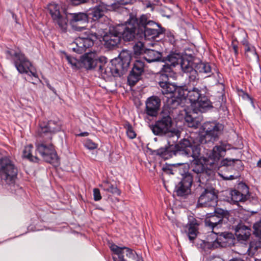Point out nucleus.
Listing matches in <instances>:
<instances>
[{
    "label": "nucleus",
    "mask_w": 261,
    "mask_h": 261,
    "mask_svg": "<svg viewBox=\"0 0 261 261\" xmlns=\"http://www.w3.org/2000/svg\"><path fill=\"white\" fill-rule=\"evenodd\" d=\"M177 153L192 157L193 162L191 164V170L196 174L195 178L200 183V186L206 185L214 175V170L210 165L206 168L199 160L200 154V145H193L191 142L186 139L181 140L177 144Z\"/></svg>",
    "instance_id": "1"
},
{
    "label": "nucleus",
    "mask_w": 261,
    "mask_h": 261,
    "mask_svg": "<svg viewBox=\"0 0 261 261\" xmlns=\"http://www.w3.org/2000/svg\"><path fill=\"white\" fill-rule=\"evenodd\" d=\"M194 83L189 82L187 85L178 89L179 99H172L173 107H177L181 104L182 100L186 99H188L192 105H195V108L193 109L195 113L198 112L204 113L213 107L212 103L207 96L202 93L200 89L194 87Z\"/></svg>",
    "instance_id": "2"
},
{
    "label": "nucleus",
    "mask_w": 261,
    "mask_h": 261,
    "mask_svg": "<svg viewBox=\"0 0 261 261\" xmlns=\"http://www.w3.org/2000/svg\"><path fill=\"white\" fill-rule=\"evenodd\" d=\"M133 58L130 50L123 49L119 55L118 59L112 60L109 63L105 70L107 76H120L127 70Z\"/></svg>",
    "instance_id": "3"
},
{
    "label": "nucleus",
    "mask_w": 261,
    "mask_h": 261,
    "mask_svg": "<svg viewBox=\"0 0 261 261\" xmlns=\"http://www.w3.org/2000/svg\"><path fill=\"white\" fill-rule=\"evenodd\" d=\"M138 22L140 37L146 40L155 39L165 31L161 24L150 20L147 15H142L138 18Z\"/></svg>",
    "instance_id": "4"
},
{
    "label": "nucleus",
    "mask_w": 261,
    "mask_h": 261,
    "mask_svg": "<svg viewBox=\"0 0 261 261\" xmlns=\"http://www.w3.org/2000/svg\"><path fill=\"white\" fill-rule=\"evenodd\" d=\"M93 29H86L75 39L72 44L76 46L72 48L73 51L80 54H83L93 45L95 41L102 37V33L100 31L94 32Z\"/></svg>",
    "instance_id": "5"
},
{
    "label": "nucleus",
    "mask_w": 261,
    "mask_h": 261,
    "mask_svg": "<svg viewBox=\"0 0 261 261\" xmlns=\"http://www.w3.org/2000/svg\"><path fill=\"white\" fill-rule=\"evenodd\" d=\"M7 59L10 60L20 73H27L32 63L24 54L19 49L6 51Z\"/></svg>",
    "instance_id": "6"
},
{
    "label": "nucleus",
    "mask_w": 261,
    "mask_h": 261,
    "mask_svg": "<svg viewBox=\"0 0 261 261\" xmlns=\"http://www.w3.org/2000/svg\"><path fill=\"white\" fill-rule=\"evenodd\" d=\"M203 128L205 134L200 138L201 144H213L222 134L224 126L223 124L216 121L206 122L203 124Z\"/></svg>",
    "instance_id": "7"
},
{
    "label": "nucleus",
    "mask_w": 261,
    "mask_h": 261,
    "mask_svg": "<svg viewBox=\"0 0 261 261\" xmlns=\"http://www.w3.org/2000/svg\"><path fill=\"white\" fill-rule=\"evenodd\" d=\"M42 142L36 145V151L46 162L57 166L59 164V159L54 146L48 139L44 138Z\"/></svg>",
    "instance_id": "8"
},
{
    "label": "nucleus",
    "mask_w": 261,
    "mask_h": 261,
    "mask_svg": "<svg viewBox=\"0 0 261 261\" xmlns=\"http://www.w3.org/2000/svg\"><path fill=\"white\" fill-rule=\"evenodd\" d=\"M48 10L54 23L60 32L61 33H66L69 21L67 15L64 12H60V6L54 3H50L48 5Z\"/></svg>",
    "instance_id": "9"
},
{
    "label": "nucleus",
    "mask_w": 261,
    "mask_h": 261,
    "mask_svg": "<svg viewBox=\"0 0 261 261\" xmlns=\"http://www.w3.org/2000/svg\"><path fill=\"white\" fill-rule=\"evenodd\" d=\"M231 148V145L226 142L220 141L219 144L215 146L210 153L207 159L203 158L204 164L210 165L213 169L218 168V162L225 155L226 150Z\"/></svg>",
    "instance_id": "10"
},
{
    "label": "nucleus",
    "mask_w": 261,
    "mask_h": 261,
    "mask_svg": "<svg viewBox=\"0 0 261 261\" xmlns=\"http://www.w3.org/2000/svg\"><path fill=\"white\" fill-rule=\"evenodd\" d=\"M116 26H121L123 28L120 31V36L125 41L133 40L136 34L140 35L138 18L133 14L129 15V18L125 23L118 24Z\"/></svg>",
    "instance_id": "11"
},
{
    "label": "nucleus",
    "mask_w": 261,
    "mask_h": 261,
    "mask_svg": "<svg viewBox=\"0 0 261 261\" xmlns=\"http://www.w3.org/2000/svg\"><path fill=\"white\" fill-rule=\"evenodd\" d=\"M172 120L169 112L162 111L159 119L150 128L154 135L162 136L169 133L172 128Z\"/></svg>",
    "instance_id": "12"
},
{
    "label": "nucleus",
    "mask_w": 261,
    "mask_h": 261,
    "mask_svg": "<svg viewBox=\"0 0 261 261\" xmlns=\"http://www.w3.org/2000/svg\"><path fill=\"white\" fill-rule=\"evenodd\" d=\"M17 175V169L13 162L7 156L0 158V177L7 183L14 182Z\"/></svg>",
    "instance_id": "13"
},
{
    "label": "nucleus",
    "mask_w": 261,
    "mask_h": 261,
    "mask_svg": "<svg viewBox=\"0 0 261 261\" xmlns=\"http://www.w3.org/2000/svg\"><path fill=\"white\" fill-rule=\"evenodd\" d=\"M62 126V122L57 118L41 122L38 129V134L42 138L51 140L53 134L61 130Z\"/></svg>",
    "instance_id": "14"
},
{
    "label": "nucleus",
    "mask_w": 261,
    "mask_h": 261,
    "mask_svg": "<svg viewBox=\"0 0 261 261\" xmlns=\"http://www.w3.org/2000/svg\"><path fill=\"white\" fill-rule=\"evenodd\" d=\"M109 248L113 254L117 255L118 261H143L133 250L126 247H119L112 243L109 244Z\"/></svg>",
    "instance_id": "15"
},
{
    "label": "nucleus",
    "mask_w": 261,
    "mask_h": 261,
    "mask_svg": "<svg viewBox=\"0 0 261 261\" xmlns=\"http://www.w3.org/2000/svg\"><path fill=\"white\" fill-rule=\"evenodd\" d=\"M204 185V190L199 197L198 204L203 207H215L217 204L218 196L215 189L212 187Z\"/></svg>",
    "instance_id": "16"
},
{
    "label": "nucleus",
    "mask_w": 261,
    "mask_h": 261,
    "mask_svg": "<svg viewBox=\"0 0 261 261\" xmlns=\"http://www.w3.org/2000/svg\"><path fill=\"white\" fill-rule=\"evenodd\" d=\"M121 27L116 25L111 26L109 32L105 34L101 30H99L102 33V37L106 47L112 49L120 43L121 40L120 31L123 29Z\"/></svg>",
    "instance_id": "17"
},
{
    "label": "nucleus",
    "mask_w": 261,
    "mask_h": 261,
    "mask_svg": "<svg viewBox=\"0 0 261 261\" xmlns=\"http://www.w3.org/2000/svg\"><path fill=\"white\" fill-rule=\"evenodd\" d=\"M81 60L84 67L87 69H95L103 76H106V73L103 71H105L108 63H103L100 60H98L95 58L94 54L87 53L83 56Z\"/></svg>",
    "instance_id": "18"
},
{
    "label": "nucleus",
    "mask_w": 261,
    "mask_h": 261,
    "mask_svg": "<svg viewBox=\"0 0 261 261\" xmlns=\"http://www.w3.org/2000/svg\"><path fill=\"white\" fill-rule=\"evenodd\" d=\"M229 195L232 203L238 205L245 202L250 197L249 188L245 183L240 182L234 189L230 190Z\"/></svg>",
    "instance_id": "19"
},
{
    "label": "nucleus",
    "mask_w": 261,
    "mask_h": 261,
    "mask_svg": "<svg viewBox=\"0 0 261 261\" xmlns=\"http://www.w3.org/2000/svg\"><path fill=\"white\" fill-rule=\"evenodd\" d=\"M181 181L176 186L175 191L178 196H184L191 192V187L193 183V175L188 172L181 173Z\"/></svg>",
    "instance_id": "20"
},
{
    "label": "nucleus",
    "mask_w": 261,
    "mask_h": 261,
    "mask_svg": "<svg viewBox=\"0 0 261 261\" xmlns=\"http://www.w3.org/2000/svg\"><path fill=\"white\" fill-rule=\"evenodd\" d=\"M70 15L71 16L70 24L73 30L77 32H83L86 29H88L85 27L81 26L88 22V16L86 13H70Z\"/></svg>",
    "instance_id": "21"
},
{
    "label": "nucleus",
    "mask_w": 261,
    "mask_h": 261,
    "mask_svg": "<svg viewBox=\"0 0 261 261\" xmlns=\"http://www.w3.org/2000/svg\"><path fill=\"white\" fill-rule=\"evenodd\" d=\"M195 63L183 59L180 64L181 70L187 74L190 82L197 83L199 80L198 74L195 70Z\"/></svg>",
    "instance_id": "22"
},
{
    "label": "nucleus",
    "mask_w": 261,
    "mask_h": 261,
    "mask_svg": "<svg viewBox=\"0 0 261 261\" xmlns=\"http://www.w3.org/2000/svg\"><path fill=\"white\" fill-rule=\"evenodd\" d=\"M161 99L156 96H152L147 99L145 102V112L148 116L155 117L158 114Z\"/></svg>",
    "instance_id": "23"
},
{
    "label": "nucleus",
    "mask_w": 261,
    "mask_h": 261,
    "mask_svg": "<svg viewBox=\"0 0 261 261\" xmlns=\"http://www.w3.org/2000/svg\"><path fill=\"white\" fill-rule=\"evenodd\" d=\"M113 3H108L104 0L100 1L97 6L91 10L90 15L94 20H98L103 16L105 12L113 8Z\"/></svg>",
    "instance_id": "24"
},
{
    "label": "nucleus",
    "mask_w": 261,
    "mask_h": 261,
    "mask_svg": "<svg viewBox=\"0 0 261 261\" xmlns=\"http://www.w3.org/2000/svg\"><path fill=\"white\" fill-rule=\"evenodd\" d=\"M215 214L212 215L205 220V224L213 229L221 225L223 221L224 211L222 210H217L215 211Z\"/></svg>",
    "instance_id": "25"
},
{
    "label": "nucleus",
    "mask_w": 261,
    "mask_h": 261,
    "mask_svg": "<svg viewBox=\"0 0 261 261\" xmlns=\"http://www.w3.org/2000/svg\"><path fill=\"white\" fill-rule=\"evenodd\" d=\"M235 234L238 240L246 241L251 234V229L243 224H239L236 228Z\"/></svg>",
    "instance_id": "26"
},
{
    "label": "nucleus",
    "mask_w": 261,
    "mask_h": 261,
    "mask_svg": "<svg viewBox=\"0 0 261 261\" xmlns=\"http://www.w3.org/2000/svg\"><path fill=\"white\" fill-rule=\"evenodd\" d=\"M188 220V236L190 242L193 243V241L196 239L197 234L198 224L197 220L193 217H190Z\"/></svg>",
    "instance_id": "27"
},
{
    "label": "nucleus",
    "mask_w": 261,
    "mask_h": 261,
    "mask_svg": "<svg viewBox=\"0 0 261 261\" xmlns=\"http://www.w3.org/2000/svg\"><path fill=\"white\" fill-rule=\"evenodd\" d=\"M180 87H175L174 85L169 83L165 90H162V92L163 94H171L173 93L174 96L170 99L169 100V105L170 108L175 109L176 107H173V105L171 104V100L173 99H179V94L178 91V89Z\"/></svg>",
    "instance_id": "28"
},
{
    "label": "nucleus",
    "mask_w": 261,
    "mask_h": 261,
    "mask_svg": "<svg viewBox=\"0 0 261 261\" xmlns=\"http://www.w3.org/2000/svg\"><path fill=\"white\" fill-rule=\"evenodd\" d=\"M232 234L231 233L224 232L217 235L215 240V243H217V248L219 247H226L229 243V241L232 238Z\"/></svg>",
    "instance_id": "29"
},
{
    "label": "nucleus",
    "mask_w": 261,
    "mask_h": 261,
    "mask_svg": "<svg viewBox=\"0 0 261 261\" xmlns=\"http://www.w3.org/2000/svg\"><path fill=\"white\" fill-rule=\"evenodd\" d=\"M173 149V147L172 146H168L165 147H161L154 150V152L164 159L168 160L171 158L173 154H175Z\"/></svg>",
    "instance_id": "30"
},
{
    "label": "nucleus",
    "mask_w": 261,
    "mask_h": 261,
    "mask_svg": "<svg viewBox=\"0 0 261 261\" xmlns=\"http://www.w3.org/2000/svg\"><path fill=\"white\" fill-rule=\"evenodd\" d=\"M161 54L153 49H148L143 57V59L148 63H152L159 61L161 59Z\"/></svg>",
    "instance_id": "31"
},
{
    "label": "nucleus",
    "mask_w": 261,
    "mask_h": 261,
    "mask_svg": "<svg viewBox=\"0 0 261 261\" xmlns=\"http://www.w3.org/2000/svg\"><path fill=\"white\" fill-rule=\"evenodd\" d=\"M195 70L198 73L210 74L212 72V68L208 63L199 62L194 64Z\"/></svg>",
    "instance_id": "32"
},
{
    "label": "nucleus",
    "mask_w": 261,
    "mask_h": 261,
    "mask_svg": "<svg viewBox=\"0 0 261 261\" xmlns=\"http://www.w3.org/2000/svg\"><path fill=\"white\" fill-rule=\"evenodd\" d=\"M174 67L166 62L160 70L161 77L163 80H168V77H171L173 74Z\"/></svg>",
    "instance_id": "33"
},
{
    "label": "nucleus",
    "mask_w": 261,
    "mask_h": 261,
    "mask_svg": "<svg viewBox=\"0 0 261 261\" xmlns=\"http://www.w3.org/2000/svg\"><path fill=\"white\" fill-rule=\"evenodd\" d=\"M182 59L180 54L171 53L166 58L165 61L175 67L179 63L180 64Z\"/></svg>",
    "instance_id": "34"
},
{
    "label": "nucleus",
    "mask_w": 261,
    "mask_h": 261,
    "mask_svg": "<svg viewBox=\"0 0 261 261\" xmlns=\"http://www.w3.org/2000/svg\"><path fill=\"white\" fill-rule=\"evenodd\" d=\"M217 243H215V240L212 242H206L204 240H199L197 243L198 248L202 249L204 251H208L211 249L217 248Z\"/></svg>",
    "instance_id": "35"
},
{
    "label": "nucleus",
    "mask_w": 261,
    "mask_h": 261,
    "mask_svg": "<svg viewBox=\"0 0 261 261\" xmlns=\"http://www.w3.org/2000/svg\"><path fill=\"white\" fill-rule=\"evenodd\" d=\"M99 186L106 192L118 195L120 194V192L118 188L108 181L102 182Z\"/></svg>",
    "instance_id": "36"
},
{
    "label": "nucleus",
    "mask_w": 261,
    "mask_h": 261,
    "mask_svg": "<svg viewBox=\"0 0 261 261\" xmlns=\"http://www.w3.org/2000/svg\"><path fill=\"white\" fill-rule=\"evenodd\" d=\"M33 148V145L31 144L25 146L23 150V158L29 159L31 161L37 162L39 159L36 156H33L32 154Z\"/></svg>",
    "instance_id": "37"
},
{
    "label": "nucleus",
    "mask_w": 261,
    "mask_h": 261,
    "mask_svg": "<svg viewBox=\"0 0 261 261\" xmlns=\"http://www.w3.org/2000/svg\"><path fill=\"white\" fill-rule=\"evenodd\" d=\"M144 63L140 60H137L134 64V67L132 70L134 73H136L141 75L144 72Z\"/></svg>",
    "instance_id": "38"
},
{
    "label": "nucleus",
    "mask_w": 261,
    "mask_h": 261,
    "mask_svg": "<svg viewBox=\"0 0 261 261\" xmlns=\"http://www.w3.org/2000/svg\"><path fill=\"white\" fill-rule=\"evenodd\" d=\"M141 76L139 74L134 73L133 71H131L127 77L128 84L131 86H134L140 80Z\"/></svg>",
    "instance_id": "39"
},
{
    "label": "nucleus",
    "mask_w": 261,
    "mask_h": 261,
    "mask_svg": "<svg viewBox=\"0 0 261 261\" xmlns=\"http://www.w3.org/2000/svg\"><path fill=\"white\" fill-rule=\"evenodd\" d=\"M125 127L126 129L127 136L129 139H133L136 137V134L129 123H126Z\"/></svg>",
    "instance_id": "40"
},
{
    "label": "nucleus",
    "mask_w": 261,
    "mask_h": 261,
    "mask_svg": "<svg viewBox=\"0 0 261 261\" xmlns=\"http://www.w3.org/2000/svg\"><path fill=\"white\" fill-rule=\"evenodd\" d=\"M143 44L141 42H138L134 46V51L135 54L139 55L143 51Z\"/></svg>",
    "instance_id": "41"
},
{
    "label": "nucleus",
    "mask_w": 261,
    "mask_h": 261,
    "mask_svg": "<svg viewBox=\"0 0 261 261\" xmlns=\"http://www.w3.org/2000/svg\"><path fill=\"white\" fill-rule=\"evenodd\" d=\"M66 58L68 62L71 64L73 68L76 69L79 68V62L76 59L69 56H66Z\"/></svg>",
    "instance_id": "42"
},
{
    "label": "nucleus",
    "mask_w": 261,
    "mask_h": 261,
    "mask_svg": "<svg viewBox=\"0 0 261 261\" xmlns=\"http://www.w3.org/2000/svg\"><path fill=\"white\" fill-rule=\"evenodd\" d=\"M185 120L189 127H194L196 126V123H195V120L191 115L187 114L185 116Z\"/></svg>",
    "instance_id": "43"
},
{
    "label": "nucleus",
    "mask_w": 261,
    "mask_h": 261,
    "mask_svg": "<svg viewBox=\"0 0 261 261\" xmlns=\"http://www.w3.org/2000/svg\"><path fill=\"white\" fill-rule=\"evenodd\" d=\"M254 234L261 238V221L255 223L253 225Z\"/></svg>",
    "instance_id": "44"
},
{
    "label": "nucleus",
    "mask_w": 261,
    "mask_h": 261,
    "mask_svg": "<svg viewBox=\"0 0 261 261\" xmlns=\"http://www.w3.org/2000/svg\"><path fill=\"white\" fill-rule=\"evenodd\" d=\"M161 14L163 16L170 18L173 15L172 10L168 7H164L161 10Z\"/></svg>",
    "instance_id": "45"
},
{
    "label": "nucleus",
    "mask_w": 261,
    "mask_h": 261,
    "mask_svg": "<svg viewBox=\"0 0 261 261\" xmlns=\"http://www.w3.org/2000/svg\"><path fill=\"white\" fill-rule=\"evenodd\" d=\"M84 145L87 148L90 150L97 148V145L90 139H88L85 141Z\"/></svg>",
    "instance_id": "46"
},
{
    "label": "nucleus",
    "mask_w": 261,
    "mask_h": 261,
    "mask_svg": "<svg viewBox=\"0 0 261 261\" xmlns=\"http://www.w3.org/2000/svg\"><path fill=\"white\" fill-rule=\"evenodd\" d=\"M166 39L171 43V44L174 45L176 43V39L175 38V36L172 32H168L166 34Z\"/></svg>",
    "instance_id": "47"
},
{
    "label": "nucleus",
    "mask_w": 261,
    "mask_h": 261,
    "mask_svg": "<svg viewBox=\"0 0 261 261\" xmlns=\"http://www.w3.org/2000/svg\"><path fill=\"white\" fill-rule=\"evenodd\" d=\"M93 196L95 201H99L101 199L100 191L97 188L93 189Z\"/></svg>",
    "instance_id": "48"
},
{
    "label": "nucleus",
    "mask_w": 261,
    "mask_h": 261,
    "mask_svg": "<svg viewBox=\"0 0 261 261\" xmlns=\"http://www.w3.org/2000/svg\"><path fill=\"white\" fill-rule=\"evenodd\" d=\"M245 51L246 53L251 52L253 55L257 56L255 47L250 44H248V46H245Z\"/></svg>",
    "instance_id": "49"
},
{
    "label": "nucleus",
    "mask_w": 261,
    "mask_h": 261,
    "mask_svg": "<svg viewBox=\"0 0 261 261\" xmlns=\"http://www.w3.org/2000/svg\"><path fill=\"white\" fill-rule=\"evenodd\" d=\"M205 261H224L222 258L219 256H210L206 258Z\"/></svg>",
    "instance_id": "50"
},
{
    "label": "nucleus",
    "mask_w": 261,
    "mask_h": 261,
    "mask_svg": "<svg viewBox=\"0 0 261 261\" xmlns=\"http://www.w3.org/2000/svg\"><path fill=\"white\" fill-rule=\"evenodd\" d=\"M231 46L232 47V49L233 50V51L234 53V55L236 56H237L239 54V51H238V46L237 43H236V40H233L231 41Z\"/></svg>",
    "instance_id": "51"
},
{
    "label": "nucleus",
    "mask_w": 261,
    "mask_h": 261,
    "mask_svg": "<svg viewBox=\"0 0 261 261\" xmlns=\"http://www.w3.org/2000/svg\"><path fill=\"white\" fill-rule=\"evenodd\" d=\"M165 81H160L159 82V84L161 88H162V90H165L167 86L169 84V83L167 82L168 80H164Z\"/></svg>",
    "instance_id": "52"
},
{
    "label": "nucleus",
    "mask_w": 261,
    "mask_h": 261,
    "mask_svg": "<svg viewBox=\"0 0 261 261\" xmlns=\"http://www.w3.org/2000/svg\"><path fill=\"white\" fill-rule=\"evenodd\" d=\"M234 162V160H228L227 159L221 161V165L222 166H230Z\"/></svg>",
    "instance_id": "53"
},
{
    "label": "nucleus",
    "mask_w": 261,
    "mask_h": 261,
    "mask_svg": "<svg viewBox=\"0 0 261 261\" xmlns=\"http://www.w3.org/2000/svg\"><path fill=\"white\" fill-rule=\"evenodd\" d=\"M116 2L120 5H125L130 4L132 0H115Z\"/></svg>",
    "instance_id": "54"
},
{
    "label": "nucleus",
    "mask_w": 261,
    "mask_h": 261,
    "mask_svg": "<svg viewBox=\"0 0 261 261\" xmlns=\"http://www.w3.org/2000/svg\"><path fill=\"white\" fill-rule=\"evenodd\" d=\"M87 1V0H71L72 3L75 5L86 3Z\"/></svg>",
    "instance_id": "55"
},
{
    "label": "nucleus",
    "mask_w": 261,
    "mask_h": 261,
    "mask_svg": "<svg viewBox=\"0 0 261 261\" xmlns=\"http://www.w3.org/2000/svg\"><path fill=\"white\" fill-rule=\"evenodd\" d=\"M29 75H30V73L34 77L36 78H38V75L37 73L35 71H33L30 69L28 70V72L27 73Z\"/></svg>",
    "instance_id": "56"
},
{
    "label": "nucleus",
    "mask_w": 261,
    "mask_h": 261,
    "mask_svg": "<svg viewBox=\"0 0 261 261\" xmlns=\"http://www.w3.org/2000/svg\"><path fill=\"white\" fill-rule=\"evenodd\" d=\"M228 261H245L243 259L241 258V257H232V258L230 259Z\"/></svg>",
    "instance_id": "57"
},
{
    "label": "nucleus",
    "mask_w": 261,
    "mask_h": 261,
    "mask_svg": "<svg viewBox=\"0 0 261 261\" xmlns=\"http://www.w3.org/2000/svg\"><path fill=\"white\" fill-rule=\"evenodd\" d=\"M242 43L245 47L246 46H248V44H249L248 40L245 38L242 41Z\"/></svg>",
    "instance_id": "58"
},
{
    "label": "nucleus",
    "mask_w": 261,
    "mask_h": 261,
    "mask_svg": "<svg viewBox=\"0 0 261 261\" xmlns=\"http://www.w3.org/2000/svg\"><path fill=\"white\" fill-rule=\"evenodd\" d=\"M88 135H89V133H88L87 132H83V133H81L77 135L78 136H80V137H86V136H88Z\"/></svg>",
    "instance_id": "59"
},
{
    "label": "nucleus",
    "mask_w": 261,
    "mask_h": 261,
    "mask_svg": "<svg viewBox=\"0 0 261 261\" xmlns=\"http://www.w3.org/2000/svg\"><path fill=\"white\" fill-rule=\"evenodd\" d=\"M224 179L227 180H231L234 179V177L233 175H230L229 176L224 177Z\"/></svg>",
    "instance_id": "60"
},
{
    "label": "nucleus",
    "mask_w": 261,
    "mask_h": 261,
    "mask_svg": "<svg viewBox=\"0 0 261 261\" xmlns=\"http://www.w3.org/2000/svg\"><path fill=\"white\" fill-rule=\"evenodd\" d=\"M257 166L261 168V159L257 162Z\"/></svg>",
    "instance_id": "61"
},
{
    "label": "nucleus",
    "mask_w": 261,
    "mask_h": 261,
    "mask_svg": "<svg viewBox=\"0 0 261 261\" xmlns=\"http://www.w3.org/2000/svg\"><path fill=\"white\" fill-rule=\"evenodd\" d=\"M217 74L218 77L219 79L221 78V74L219 71H217Z\"/></svg>",
    "instance_id": "62"
},
{
    "label": "nucleus",
    "mask_w": 261,
    "mask_h": 261,
    "mask_svg": "<svg viewBox=\"0 0 261 261\" xmlns=\"http://www.w3.org/2000/svg\"><path fill=\"white\" fill-rule=\"evenodd\" d=\"M47 87L51 90H53V88L51 87V86L49 84H47Z\"/></svg>",
    "instance_id": "63"
},
{
    "label": "nucleus",
    "mask_w": 261,
    "mask_h": 261,
    "mask_svg": "<svg viewBox=\"0 0 261 261\" xmlns=\"http://www.w3.org/2000/svg\"><path fill=\"white\" fill-rule=\"evenodd\" d=\"M254 261H261V258L260 259L254 258Z\"/></svg>",
    "instance_id": "64"
}]
</instances>
